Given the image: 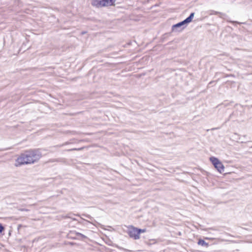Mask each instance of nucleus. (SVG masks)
I'll use <instances>...</instances> for the list:
<instances>
[{
    "mask_svg": "<svg viewBox=\"0 0 252 252\" xmlns=\"http://www.w3.org/2000/svg\"><path fill=\"white\" fill-rule=\"evenodd\" d=\"M146 231L145 229H138L132 225L128 227V234L129 236L135 240L138 239L140 238L141 233H144Z\"/></svg>",
    "mask_w": 252,
    "mask_h": 252,
    "instance_id": "nucleus-3",
    "label": "nucleus"
},
{
    "mask_svg": "<svg viewBox=\"0 0 252 252\" xmlns=\"http://www.w3.org/2000/svg\"><path fill=\"white\" fill-rule=\"evenodd\" d=\"M207 14H212V13H211V12H210V11H208V12H206V14H207Z\"/></svg>",
    "mask_w": 252,
    "mask_h": 252,
    "instance_id": "nucleus-9",
    "label": "nucleus"
},
{
    "mask_svg": "<svg viewBox=\"0 0 252 252\" xmlns=\"http://www.w3.org/2000/svg\"><path fill=\"white\" fill-rule=\"evenodd\" d=\"M194 15V13H191L189 16L187 17L186 19L183 20L182 22H180L176 24H175L172 27V32H177L181 31L182 29L185 28V27L182 28V27L184 26L185 24H187L190 23L192 19H193Z\"/></svg>",
    "mask_w": 252,
    "mask_h": 252,
    "instance_id": "nucleus-2",
    "label": "nucleus"
},
{
    "mask_svg": "<svg viewBox=\"0 0 252 252\" xmlns=\"http://www.w3.org/2000/svg\"><path fill=\"white\" fill-rule=\"evenodd\" d=\"M4 230V227L0 223V233H1Z\"/></svg>",
    "mask_w": 252,
    "mask_h": 252,
    "instance_id": "nucleus-6",
    "label": "nucleus"
},
{
    "mask_svg": "<svg viewBox=\"0 0 252 252\" xmlns=\"http://www.w3.org/2000/svg\"><path fill=\"white\" fill-rule=\"evenodd\" d=\"M77 150V149H73L69 150V151H71V150Z\"/></svg>",
    "mask_w": 252,
    "mask_h": 252,
    "instance_id": "nucleus-10",
    "label": "nucleus"
},
{
    "mask_svg": "<svg viewBox=\"0 0 252 252\" xmlns=\"http://www.w3.org/2000/svg\"><path fill=\"white\" fill-rule=\"evenodd\" d=\"M198 244L199 245H203L204 244V240H199L198 242Z\"/></svg>",
    "mask_w": 252,
    "mask_h": 252,
    "instance_id": "nucleus-7",
    "label": "nucleus"
},
{
    "mask_svg": "<svg viewBox=\"0 0 252 252\" xmlns=\"http://www.w3.org/2000/svg\"><path fill=\"white\" fill-rule=\"evenodd\" d=\"M229 22L232 23L233 24H240L241 23L236 21H229Z\"/></svg>",
    "mask_w": 252,
    "mask_h": 252,
    "instance_id": "nucleus-8",
    "label": "nucleus"
},
{
    "mask_svg": "<svg viewBox=\"0 0 252 252\" xmlns=\"http://www.w3.org/2000/svg\"><path fill=\"white\" fill-rule=\"evenodd\" d=\"M116 0H93L92 4L97 7H102L115 5Z\"/></svg>",
    "mask_w": 252,
    "mask_h": 252,
    "instance_id": "nucleus-4",
    "label": "nucleus"
},
{
    "mask_svg": "<svg viewBox=\"0 0 252 252\" xmlns=\"http://www.w3.org/2000/svg\"><path fill=\"white\" fill-rule=\"evenodd\" d=\"M210 159L218 172L221 173L224 171V166L217 158L213 157H211Z\"/></svg>",
    "mask_w": 252,
    "mask_h": 252,
    "instance_id": "nucleus-5",
    "label": "nucleus"
},
{
    "mask_svg": "<svg viewBox=\"0 0 252 252\" xmlns=\"http://www.w3.org/2000/svg\"><path fill=\"white\" fill-rule=\"evenodd\" d=\"M205 239H206H206H208V238L207 237H205Z\"/></svg>",
    "mask_w": 252,
    "mask_h": 252,
    "instance_id": "nucleus-12",
    "label": "nucleus"
},
{
    "mask_svg": "<svg viewBox=\"0 0 252 252\" xmlns=\"http://www.w3.org/2000/svg\"><path fill=\"white\" fill-rule=\"evenodd\" d=\"M205 245H206V247H207L208 246V244L206 242L205 243Z\"/></svg>",
    "mask_w": 252,
    "mask_h": 252,
    "instance_id": "nucleus-11",
    "label": "nucleus"
},
{
    "mask_svg": "<svg viewBox=\"0 0 252 252\" xmlns=\"http://www.w3.org/2000/svg\"><path fill=\"white\" fill-rule=\"evenodd\" d=\"M41 156L40 152L37 150L26 151L17 159L16 165L33 163L37 161Z\"/></svg>",
    "mask_w": 252,
    "mask_h": 252,
    "instance_id": "nucleus-1",
    "label": "nucleus"
},
{
    "mask_svg": "<svg viewBox=\"0 0 252 252\" xmlns=\"http://www.w3.org/2000/svg\"><path fill=\"white\" fill-rule=\"evenodd\" d=\"M227 173L230 174L232 173L231 172H228Z\"/></svg>",
    "mask_w": 252,
    "mask_h": 252,
    "instance_id": "nucleus-13",
    "label": "nucleus"
}]
</instances>
